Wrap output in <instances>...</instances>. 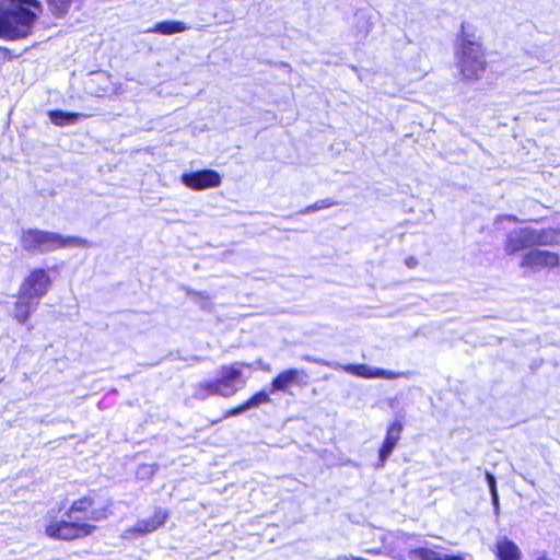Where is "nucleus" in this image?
I'll return each mask as SVG.
<instances>
[{
  "label": "nucleus",
  "instance_id": "nucleus-13",
  "mask_svg": "<svg viewBox=\"0 0 560 560\" xmlns=\"http://www.w3.org/2000/svg\"><path fill=\"white\" fill-rule=\"evenodd\" d=\"M167 518L168 513L162 509H158L152 517L138 521L135 527L128 532L137 535H148L162 527Z\"/></svg>",
  "mask_w": 560,
  "mask_h": 560
},
{
  "label": "nucleus",
  "instance_id": "nucleus-29",
  "mask_svg": "<svg viewBox=\"0 0 560 560\" xmlns=\"http://www.w3.org/2000/svg\"><path fill=\"white\" fill-rule=\"evenodd\" d=\"M553 232L557 234V236H556L557 241L555 242V245L560 244V230H553Z\"/></svg>",
  "mask_w": 560,
  "mask_h": 560
},
{
  "label": "nucleus",
  "instance_id": "nucleus-16",
  "mask_svg": "<svg viewBox=\"0 0 560 560\" xmlns=\"http://www.w3.org/2000/svg\"><path fill=\"white\" fill-rule=\"evenodd\" d=\"M37 306V301L31 298H24L23 294L19 292L18 301L14 305V318L20 324H25Z\"/></svg>",
  "mask_w": 560,
  "mask_h": 560
},
{
  "label": "nucleus",
  "instance_id": "nucleus-9",
  "mask_svg": "<svg viewBox=\"0 0 560 560\" xmlns=\"http://www.w3.org/2000/svg\"><path fill=\"white\" fill-rule=\"evenodd\" d=\"M558 265V254L542 249H532L524 254L521 260V267L527 268L533 272H538L542 269H550Z\"/></svg>",
  "mask_w": 560,
  "mask_h": 560
},
{
  "label": "nucleus",
  "instance_id": "nucleus-17",
  "mask_svg": "<svg viewBox=\"0 0 560 560\" xmlns=\"http://www.w3.org/2000/svg\"><path fill=\"white\" fill-rule=\"evenodd\" d=\"M189 27L180 21H162L156 23L152 28L148 30L150 33H159L162 35H173L187 31Z\"/></svg>",
  "mask_w": 560,
  "mask_h": 560
},
{
  "label": "nucleus",
  "instance_id": "nucleus-24",
  "mask_svg": "<svg viewBox=\"0 0 560 560\" xmlns=\"http://www.w3.org/2000/svg\"><path fill=\"white\" fill-rule=\"evenodd\" d=\"M248 411L247 408H245V402L242 404L241 406L234 408V409H231L226 412L225 417H235V416H238V415H242L244 412Z\"/></svg>",
  "mask_w": 560,
  "mask_h": 560
},
{
  "label": "nucleus",
  "instance_id": "nucleus-10",
  "mask_svg": "<svg viewBox=\"0 0 560 560\" xmlns=\"http://www.w3.org/2000/svg\"><path fill=\"white\" fill-rule=\"evenodd\" d=\"M182 182L191 189L202 190L218 187L221 184V177L219 173L213 170H202L183 174Z\"/></svg>",
  "mask_w": 560,
  "mask_h": 560
},
{
  "label": "nucleus",
  "instance_id": "nucleus-20",
  "mask_svg": "<svg viewBox=\"0 0 560 560\" xmlns=\"http://www.w3.org/2000/svg\"><path fill=\"white\" fill-rule=\"evenodd\" d=\"M73 0H47L49 8L56 16L65 15Z\"/></svg>",
  "mask_w": 560,
  "mask_h": 560
},
{
  "label": "nucleus",
  "instance_id": "nucleus-5",
  "mask_svg": "<svg viewBox=\"0 0 560 560\" xmlns=\"http://www.w3.org/2000/svg\"><path fill=\"white\" fill-rule=\"evenodd\" d=\"M556 236L553 229H515L508 233L504 250L508 255H514L534 246L555 245Z\"/></svg>",
  "mask_w": 560,
  "mask_h": 560
},
{
  "label": "nucleus",
  "instance_id": "nucleus-6",
  "mask_svg": "<svg viewBox=\"0 0 560 560\" xmlns=\"http://www.w3.org/2000/svg\"><path fill=\"white\" fill-rule=\"evenodd\" d=\"M304 361L307 362H314L317 364H322L325 366H328L334 370H341L347 373L353 374L359 377L363 378H386V380H394L398 377L405 376L404 373L400 372H393L384 369L378 368H372L368 364H341L336 361H327L324 359L314 358L311 355H304L302 357Z\"/></svg>",
  "mask_w": 560,
  "mask_h": 560
},
{
  "label": "nucleus",
  "instance_id": "nucleus-15",
  "mask_svg": "<svg viewBox=\"0 0 560 560\" xmlns=\"http://www.w3.org/2000/svg\"><path fill=\"white\" fill-rule=\"evenodd\" d=\"M495 556L499 560H521L522 552L513 540L502 537L495 544Z\"/></svg>",
  "mask_w": 560,
  "mask_h": 560
},
{
  "label": "nucleus",
  "instance_id": "nucleus-3",
  "mask_svg": "<svg viewBox=\"0 0 560 560\" xmlns=\"http://www.w3.org/2000/svg\"><path fill=\"white\" fill-rule=\"evenodd\" d=\"M20 243L25 252L31 254H47L67 247H90L86 238L63 236L59 233L39 229L22 230Z\"/></svg>",
  "mask_w": 560,
  "mask_h": 560
},
{
  "label": "nucleus",
  "instance_id": "nucleus-19",
  "mask_svg": "<svg viewBox=\"0 0 560 560\" xmlns=\"http://www.w3.org/2000/svg\"><path fill=\"white\" fill-rule=\"evenodd\" d=\"M82 117H85V115L79 114V113H67V112H62V110L49 112V118H50L51 122L57 126L74 125Z\"/></svg>",
  "mask_w": 560,
  "mask_h": 560
},
{
  "label": "nucleus",
  "instance_id": "nucleus-4",
  "mask_svg": "<svg viewBox=\"0 0 560 560\" xmlns=\"http://www.w3.org/2000/svg\"><path fill=\"white\" fill-rule=\"evenodd\" d=\"M457 67L466 80H478L485 71L487 62L480 43L474 34L466 32L462 25V35L456 48Z\"/></svg>",
  "mask_w": 560,
  "mask_h": 560
},
{
  "label": "nucleus",
  "instance_id": "nucleus-1",
  "mask_svg": "<svg viewBox=\"0 0 560 560\" xmlns=\"http://www.w3.org/2000/svg\"><path fill=\"white\" fill-rule=\"evenodd\" d=\"M112 502L108 499L100 500L91 492L88 495L73 501L67 515L69 520L51 518L45 526V533L52 539L71 540L91 535L95 526L72 521V518H83L93 522H100L107 518L110 514Z\"/></svg>",
  "mask_w": 560,
  "mask_h": 560
},
{
  "label": "nucleus",
  "instance_id": "nucleus-22",
  "mask_svg": "<svg viewBox=\"0 0 560 560\" xmlns=\"http://www.w3.org/2000/svg\"><path fill=\"white\" fill-rule=\"evenodd\" d=\"M156 471V465L142 464L137 469V477L141 480L151 479Z\"/></svg>",
  "mask_w": 560,
  "mask_h": 560
},
{
  "label": "nucleus",
  "instance_id": "nucleus-25",
  "mask_svg": "<svg viewBox=\"0 0 560 560\" xmlns=\"http://www.w3.org/2000/svg\"><path fill=\"white\" fill-rule=\"evenodd\" d=\"M486 479H487V482L489 486L490 493L498 492L497 491V481H495L494 476L490 472H486Z\"/></svg>",
  "mask_w": 560,
  "mask_h": 560
},
{
  "label": "nucleus",
  "instance_id": "nucleus-30",
  "mask_svg": "<svg viewBox=\"0 0 560 560\" xmlns=\"http://www.w3.org/2000/svg\"><path fill=\"white\" fill-rule=\"evenodd\" d=\"M504 218L509 219V220H511L513 222H517L518 221V219L516 217H514V215H505Z\"/></svg>",
  "mask_w": 560,
  "mask_h": 560
},
{
  "label": "nucleus",
  "instance_id": "nucleus-7",
  "mask_svg": "<svg viewBox=\"0 0 560 560\" xmlns=\"http://www.w3.org/2000/svg\"><path fill=\"white\" fill-rule=\"evenodd\" d=\"M51 285V279L45 269L37 268L23 280L20 291L24 298L39 301L46 295Z\"/></svg>",
  "mask_w": 560,
  "mask_h": 560
},
{
  "label": "nucleus",
  "instance_id": "nucleus-26",
  "mask_svg": "<svg viewBox=\"0 0 560 560\" xmlns=\"http://www.w3.org/2000/svg\"><path fill=\"white\" fill-rule=\"evenodd\" d=\"M492 503L494 506L495 512L499 510V495L498 492L491 493Z\"/></svg>",
  "mask_w": 560,
  "mask_h": 560
},
{
  "label": "nucleus",
  "instance_id": "nucleus-23",
  "mask_svg": "<svg viewBox=\"0 0 560 560\" xmlns=\"http://www.w3.org/2000/svg\"><path fill=\"white\" fill-rule=\"evenodd\" d=\"M335 205H338V202L334 201L331 199H322L314 203V208H316L318 211V210H323V209L329 208Z\"/></svg>",
  "mask_w": 560,
  "mask_h": 560
},
{
  "label": "nucleus",
  "instance_id": "nucleus-2",
  "mask_svg": "<svg viewBox=\"0 0 560 560\" xmlns=\"http://www.w3.org/2000/svg\"><path fill=\"white\" fill-rule=\"evenodd\" d=\"M40 13L42 5L37 0H9L7 5L0 1V37H26Z\"/></svg>",
  "mask_w": 560,
  "mask_h": 560
},
{
  "label": "nucleus",
  "instance_id": "nucleus-14",
  "mask_svg": "<svg viewBox=\"0 0 560 560\" xmlns=\"http://www.w3.org/2000/svg\"><path fill=\"white\" fill-rule=\"evenodd\" d=\"M406 560H464V558L443 550L421 547L410 550L406 555Z\"/></svg>",
  "mask_w": 560,
  "mask_h": 560
},
{
  "label": "nucleus",
  "instance_id": "nucleus-21",
  "mask_svg": "<svg viewBox=\"0 0 560 560\" xmlns=\"http://www.w3.org/2000/svg\"><path fill=\"white\" fill-rule=\"evenodd\" d=\"M270 401V396L267 392L261 390L252 396L247 401H245V408L248 410L252 408H257L262 404H267Z\"/></svg>",
  "mask_w": 560,
  "mask_h": 560
},
{
  "label": "nucleus",
  "instance_id": "nucleus-11",
  "mask_svg": "<svg viewBox=\"0 0 560 560\" xmlns=\"http://www.w3.org/2000/svg\"><path fill=\"white\" fill-rule=\"evenodd\" d=\"M307 380L308 375L304 370H285L272 380L270 393L287 392L293 384H296L298 386H305L307 384Z\"/></svg>",
  "mask_w": 560,
  "mask_h": 560
},
{
  "label": "nucleus",
  "instance_id": "nucleus-18",
  "mask_svg": "<svg viewBox=\"0 0 560 560\" xmlns=\"http://www.w3.org/2000/svg\"><path fill=\"white\" fill-rule=\"evenodd\" d=\"M210 396H222L217 380L202 382L195 386L194 397L196 399L205 400Z\"/></svg>",
  "mask_w": 560,
  "mask_h": 560
},
{
  "label": "nucleus",
  "instance_id": "nucleus-31",
  "mask_svg": "<svg viewBox=\"0 0 560 560\" xmlns=\"http://www.w3.org/2000/svg\"><path fill=\"white\" fill-rule=\"evenodd\" d=\"M537 560H551L546 555L540 556Z\"/></svg>",
  "mask_w": 560,
  "mask_h": 560
},
{
  "label": "nucleus",
  "instance_id": "nucleus-12",
  "mask_svg": "<svg viewBox=\"0 0 560 560\" xmlns=\"http://www.w3.org/2000/svg\"><path fill=\"white\" fill-rule=\"evenodd\" d=\"M404 430V425L401 420H395L387 429L385 440L380 448L378 458L380 466L383 467L385 462L390 456L394 448L397 446L401 432Z\"/></svg>",
  "mask_w": 560,
  "mask_h": 560
},
{
  "label": "nucleus",
  "instance_id": "nucleus-27",
  "mask_svg": "<svg viewBox=\"0 0 560 560\" xmlns=\"http://www.w3.org/2000/svg\"><path fill=\"white\" fill-rule=\"evenodd\" d=\"M315 211H317V209H316V208H314V203H313V205H311V206H307L305 209H303V210L301 211V213H302V214H308V213H312V212H315Z\"/></svg>",
  "mask_w": 560,
  "mask_h": 560
},
{
  "label": "nucleus",
  "instance_id": "nucleus-28",
  "mask_svg": "<svg viewBox=\"0 0 560 560\" xmlns=\"http://www.w3.org/2000/svg\"><path fill=\"white\" fill-rule=\"evenodd\" d=\"M406 264H407V266H408L409 268H412V267H415V266H416L417 261H416V259H415V258H409V259H407V260H406Z\"/></svg>",
  "mask_w": 560,
  "mask_h": 560
},
{
  "label": "nucleus",
  "instance_id": "nucleus-8",
  "mask_svg": "<svg viewBox=\"0 0 560 560\" xmlns=\"http://www.w3.org/2000/svg\"><path fill=\"white\" fill-rule=\"evenodd\" d=\"M237 365L238 364L223 365L219 370L217 381L222 392V397L233 396L245 383L242 377L243 373Z\"/></svg>",
  "mask_w": 560,
  "mask_h": 560
}]
</instances>
